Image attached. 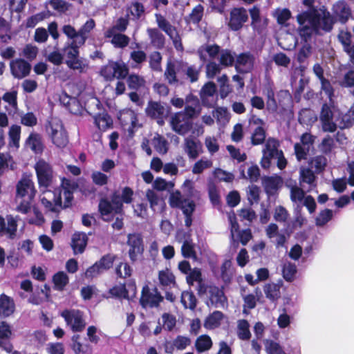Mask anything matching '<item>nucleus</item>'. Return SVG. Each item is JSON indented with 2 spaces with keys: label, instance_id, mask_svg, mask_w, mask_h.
Listing matches in <instances>:
<instances>
[{
  "label": "nucleus",
  "instance_id": "f257e3e1",
  "mask_svg": "<svg viewBox=\"0 0 354 354\" xmlns=\"http://www.w3.org/2000/svg\"><path fill=\"white\" fill-rule=\"evenodd\" d=\"M297 19L299 24V35L306 41L315 32L323 30L329 32L335 22L334 17L326 10L317 11L310 8L299 14Z\"/></svg>",
  "mask_w": 354,
  "mask_h": 354
},
{
  "label": "nucleus",
  "instance_id": "f03ea898",
  "mask_svg": "<svg viewBox=\"0 0 354 354\" xmlns=\"http://www.w3.org/2000/svg\"><path fill=\"white\" fill-rule=\"evenodd\" d=\"M133 192L131 188L125 187L122 194L115 191L110 195L109 198H102L98 204V211L104 221L110 222L113 220V214H120L123 212V203H130L132 201Z\"/></svg>",
  "mask_w": 354,
  "mask_h": 354
},
{
  "label": "nucleus",
  "instance_id": "7ed1b4c3",
  "mask_svg": "<svg viewBox=\"0 0 354 354\" xmlns=\"http://www.w3.org/2000/svg\"><path fill=\"white\" fill-rule=\"evenodd\" d=\"M339 112L333 105L324 104L319 113L322 129L325 132L333 133L337 128Z\"/></svg>",
  "mask_w": 354,
  "mask_h": 354
},
{
  "label": "nucleus",
  "instance_id": "20e7f679",
  "mask_svg": "<svg viewBox=\"0 0 354 354\" xmlns=\"http://www.w3.org/2000/svg\"><path fill=\"white\" fill-rule=\"evenodd\" d=\"M170 205L173 207H178L182 209L185 216V223L187 227H190L192 223V214L195 209V203L187 198H184L179 191L170 194Z\"/></svg>",
  "mask_w": 354,
  "mask_h": 354
},
{
  "label": "nucleus",
  "instance_id": "39448f33",
  "mask_svg": "<svg viewBox=\"0 0 354 354\" xmlns=\"http://www.w3.org/2000/svg\"><path fill=\"white\" fill-rule=\"evenodd\" d=\"M129 73V68L122 62L109 61V63L101 68L100 74L106 81H112L115 78L124 79Z\"/></svg>",
  "mask_w": 354,
  "mask_h": 354
},
{
  "label": "nucleus",
  "instance_id": "423d86ee",
  "mask_svg": "<svg viewBox=\"0 0 354 354\" xmlns=\"http://www.w3.org/2000/svg\"><path fill=\"white\" fill-rule=\"evenodd\" d=\"M35 169L40 187L48 188L53 182V171L52 167L44 160H39L35 165Z\"/></svg>",
  "mask_w": 354,
  "mask_h": 354
},
{
  "label": "nucleus",
  "instance_id": "0eeeda50",
  "mask_svg": "<svg viewBox=\"0 0 354 354\" xmlns=\"http://www.w3.org/2000/svg\"><path fill=\"white\" fill-rule=\"evenodd\" d=\"M82 45V44H80L76 39L68 42L65 45L63 50L68 58L66 61V64L70 68L73 70L82 69V62L78 59L79 48Z\"/></svg>",
  "mask_w": 354,
  "mask_h": 354
},
{
  "label": "nucleus",
  "instance_id": "6e6552de",
  "mask_svg": "<svg viewBox=\"0 0 354 354\" xmlns=\"http://www.w3.org/2000/svg\"><path fill=\"white\" fill-rule=\"evenodd\" d=\"M68 325L71 326L74 332L82 331L85 327V322L82 318V313L78 310H65L61 313Z\"/></svg>",
  "mask_w": 354,
  "mask_h": 354
},
{
  "label": "nucleus",
  "instance_id": "1a4fd4ad",
  "mask_svg": "<svg viewBox=\"0 0 354 354\" xmlns=\"http://www.w3.org/2000/svg\"><path fill=\"white\" fill-rule=\"evenodd\" d=\"M248 20V11L244 8H234L230 11L228 26L234 31L240 30Z\"/></svg>",
  "mask_w": 354,
  "mask_h": 354
},
{
  "label": "nucleus",
  "instance_id": "9d476101",
  "mask_svg": "<svg viewBox=\"0 0 354 354\" xmlns=\"http://www.w3.org/2000/svg\"><path fill=\"white\" fill-rule=\"evenodd\" d=\"M279 143L274 138H269L266 142L265 148L263 149V158L261 161V167L267 169L270 165V160L277 155L281 150L278 149Z\"/></svg>",
  "mask_w": 354,
  "mask_h": 354
},
{
  "label": "nucleus",
  "instance_id": "9b49d317",
  "mask_svg": "<svg viewBox=\"0 0 354 354\" xmlns=\"http://www.w3.org/2000/svg\"><path fill=\"white\" fill-rule=\"evenodd\" d=\"M156 21L158 27L164 31L173 41V43L177 49L182 48L180 37L176 30V28L172 26L169 21L162 16L156 15Z\"/></svg>",
  "mask_w": 354,
  "mask_h": 354
},
{
  "label": "nucleus",
  "instance_id": "f8f14e48",
  "mask_svg": "<svg viewBox=\"0 0 354 354\" xmlns=\"http://www.w3.org/2000/svg\"><path fill=\"white\" fill-rule=\"evenodd\" d=\"M170 124L174 131L183 136L187 134L192 127V122L183 112L174 114L171 118Z\"/></svg>",
  "mask_w": 354,
  "mask_h": 354
},
{
  "label": "nucleus",
  "instance_id": "ddd939ff",
  "mask_svg": "<svg viewBox=\"0 0 354 354\" xmlns=\"http://www.w3.org/2000/svg\"><path fill=\"white\" fill-rule=\"evenodd\" d=\"M176 237L179 243H183L181 247L183 256L185 258H191L196 260L197 257L194 250V244L190 239V235L184 231H178Z\"/></svg>",
  "mask_w": 354,
  "mask_h": 354
},
{
  "label": "nucleus",
  "instance_id": "4468645a",
  "mask_svg": "<svg viewBox=\"0 0 354 354\" xmlns=\"http://www.w3.org/2000/svg\"><path fill=\"white\" fill-rule=\"evenodd\" d=\"M255 57L250 53H243L236 57L235 68L239 73L250 72L254 65Z\"/></svg>",
  "mask_w": 354,
  "mask_h": 354
},
{
  "label": "nucleus",
  "instance_id": "2eb2a0df",
  "mask_svg": "<svg viewBox=\"0 0 354 354\" xmlns=\"http://www.w3.org/2000/svg\"><path fill=\"white\" fill-rule=\"evenodd\" d=\"M127 244L130 246L129 251V257L134 261L137 256L143 252L142 239L140 234L134 233L128 235Z\"/></svg>",
  "mask_w": 354,
  "mask_h": 354
},
{
  "label": "nucleus",
  "instance_id": "dca6fc26",
  "mask_svg": "<svg viewBox=\"0 0 354 354\" xmlns=\"http://www.w3.org/2000/svg\"><path fill=\"white\" fill-rule=\"evenodd\" d=\"M10 66L12 75L18 79L28 75L31 70V65L23 59L12 61Z\"/></svg>",
  "mask_w": 354,
  "mask_h": 354
},
{
  "label": "nucleus",
  "instance_id": "f3484780",
  "mask_svg": "<svg viewBox=\"0 0 354 354\" xmlns=\"http://www.w3.org/2000/svg\"><path fill=\"white\" fill-rule=\"evenodd\" d=\"M183 113L189 120L196 118L201 113V106L198 99L192 95L187 96L185 99V106Z\"/></svg>",
  "mask_w": 354,
  "mask_h": 354
},
{
  "label": "nucleus",
  "instance_id": "a211bd4d",
  "mask_svg": "<svg viewBox=\"0 0 354 354\" xmlns=\"http://www.w3.org/2000/svg\"><path fill=\"white\" fill-rule=\"evenodd\" d=\"M333 13L339 21L345 24L351 16V10L345 1H339L333 5Z\"/></svg>",
  "mask_w": 354,
  "mask_h": 354
},
{
  "label": "nucleus",
  "instance_id": "6ab92c4d",
  "mask_svg": "<svg viewBox=\"0 0 354 354\" xmlns=\"http://www.w3.org/2000/svg\"><path fill=\"white\" fill-rule=\"evenodd\" d=\"M11 335L10 325L6 322H0V347L8 353H11L13 348L12 344L9 341Z\"/></svg>",
  "mask_w": 354,
  "mask_h": 354
},
{
  "label": "nucleus",
  "instance_id": "aec40b11",
  "mask_svg": "<svg viewBox=\"0 0 354 354\" xmlns=\"http://www.w3.org/2000/svg\"><path fill=\"white\" fill-rule=\"evenodd\" d=\"M351 34L347 30H342L338 35L339 41L343 46L344 50L350 57V62L354 64V43L351 41Z\"/></svg>",
  "mask_w": 354,
  "mask_h": 354
},
{
  "label": "nucleus",
  "instance_id": "412c9836",
  "mask_svg": "<svg viewBox=\"0 0 354 354\" xmlns=\"http://www.w3.org/2000/svg\"><path fill=\"white\" fill-rule=\"evenodd\" d=\"M8 226L3 217L0 216V234H8V237L14 239L17 230V221L12 216H7Z\"/></svg>",
  "mask_w": 354,
  "mask_h": 354
},
{
  "label": "nucleus",
  "instance_id": "4be33fe9",
  "mask_svg": "<svg viewBox=\"0 0 354 354\" xmlns=\"http://www.w3.org/2000/svg\"><path fill=\"white\" fill-rule=\"evenodd\" d=\"M184 151L190 159L194 160L202 152V146L199 141L188 137L184 140Z\"/></svg>",
  "mask_w": 354,
  "mask_h": 354
},
{
  "label": "nucleus",
  "instance_id": "5701e85b",
  "mask_svg": "<svg viewBox=\"0 0 354 354\" xmlns=\"http://www.w3.org/2000/svg\"><path fill=\"white\" fill-rule=\"evenodd\" d=\"M209 292L210 302L215 308H224L227 306V300L221 289L211 286Z\"/></svg>",
  "mask_w": 354,
  "mask_h": 354
},
{
  "label": "nucleus",
  "instance_id": "b1692460",
  "mask_svg": "<svg viewBox=\"0 0 354 354\" xmlns=\"http://www.w3.org/2000/svg\"><path fill=\"white\" fill-rule=\"evenodd\" d=\"M88 238L84 232H75L71 240V248L74 254H82L87 245Z\"/></svg>",
  "mask_w": 354,
  "mask_h": 354
},
{
  "label": "nucleus",
  "instance_id": "393cba45",
  "mask_svg": "<svg viewBox=\"0 0 354 354\" xmlns=\"http://www.w3.org/2000/svg\"><path fill=\"white\" fill-rule=\"evenodd\" d=\"M221 50L220 47L216 44H204L198 49L197 53L201 60L205 61L207 56L210 59L219 56Z\"/></svg>",
  "mask_w": 354,
  "mask_h": 354
},
{
  "label": "nucleus",
  "instance_id": "a878e982",
  "mask_svg": "<svg viewBox=\"0 0 354 354\" xmlns=\"http://www.w3.org/2000/svg\"><path fill=\"white\" fill-rule=\"evenodd\" d=\"M15 306L13 299L5 294L0 295V317H7L15 311Z\"/></svg>",
  "mask_w": 354,
  "mask_h": 354
},
{
  "label": "nucleus",
  "instance_id": "bb28decb",
  "mask_svg": "<svg viewBox=\"0 0 354 354\" xmlns=\"http://www.w3.org/2000/svg\"><path fill=\"white\" fill-rule=\"evenodd\" d=\"M250 14L252 19L251 26L253 29L259 32H262L267 26V19L260 17V10L256 6L250 10Z\"/></svg>",
  "mask_w": 354,
  "mask_h": 354
},
{
  "label": "nucleus",
  "instance_id": "cd10ccee",
  "mask_svg": "<svg viewBox=\"0 0 354 354\" xmlns=\"http://www.w3.org/2000/svg\"><path fill=\"white\" fill-rule=\"evenodd\" d=\"M50 132L49 135L53 144L59 148L66 146L68 142L66 132L64 129H61L60 131L55 129L51 125L50 126Z\"/></svg>",
  "mask_w": 354,
  "mask_h": 354
},
{
  "label": "nucleus",
  "instance_id": "c85d7f7f",
  "mask_svg": "<svg viewBox=\"0 0 354 354\" xmlns=\"http://www.w3.org/2000/svg\"><path fill=\"white\" fill-rule=\"evenodd\" d=\"M29 189L31 192L29 198L31 200L34 197L35 193V190L33 187V183L30 179H22L19 181L17 185V196L23 198L28 194Z\"/></svg>",
  "mask_w": 354,
  "mask_h": 354
},
{
  "label": "nucleus",
  "instance_id": "c756f323",
  "mask_svg": "<svg viewBox=\"0 0 354 354\" xmlns=\"http://www.w3.org/2000/svg\"><path fill=\"white\" fill-rule=\"evenodd\" d=\"M26 145L35 153H41L44 150L41 136L37 133H31L26 140Z\"/></svg>",
  "mask_w": 354,
  "mask_h": 354
},
{
  "label": "nucleus",
  "instance_id": "7c9ffc66",
  "mask_svg": "<svg viewBox=\"0 0 354 354\" xmlns=\"http://www.w3.org/2000/svg\"><path fill=\"white\" fill-rule=\"evenodd\" d=\"M59 101L71 113L76 114L79 111L80 102L76 97H71L64 92L59 96Z\"/></svg>",
  "mask_w": 354,
  "mask_h": 354
},
{
  "label": "nucleus",
  "instance_id": "2f4dec72",
  "mask_svg": "<svg viewBox=\"0 0 354 354\" xmlns=\"http://www.w3.org/2000/svg\"><path fill=\"white\" fill-rule=\"evenodd\" d=\"M316 176L314 172L309 168L301 167L299 169V184L304 186V183L308 184L310 187H315Z\"/></svg>",
  "mask_w": 354,
  "mask_h": 354
},
{
  "label": "nucleus",
  "instance_id": "473e14b6",
  "mask_svg": "<svg viewBox=\"0 0 354 354\" xmlns=\"http://www.w3.org/2000/svg\"><path fill=\"white\" fill-rule=\"evenodd\" d=\"M140 304L142 308H153L155 306V294L150 292V289L147 285L142 288Z\"/></svg>",
  "mask_w": 354,
  "mask_h": 354
},
{
  "label": "nucleus",
  "instance_id": "72a5a7b5",
  "mask_svg": "<svg viewBox=\"0 0 354 354\" xmlns=\"http://www.w3.org/2000/svg\"><path fill=\"white\" fill-rule=\"evenodd\" d=\"M263 186L266 192L269 194H273L282 184V180L279 176L267 177L263 179Z\"/></svg>",
  "mask_w": 354,
  "mask_h": 354
},
{
  "label": "nucleus",
  "instance_id": "f704fd0d",
  "mask_svg": "<svg viewBox=\"0 0 354 354\" xmlns=\"http://www.w3.org/2000/svg\"><path fill=\"white\" fill-rule=\"evenodd\" d=\"M224 315L221 311H214L205 320L204 326L207 329H214L221 325Z\"/></svg>",
  "mask_w": 354,
  "mask_h": 354
},
{
  "label": "nucleus",
  "instance_id": "c9c22d12",
  "mask_svg": "<svg viewBox=\"0 0 354 354\" xmlns=\"http://www.w3.org/2000/svg\"><path fill=\"white\" fill-rule=\"evenodd\" d=\"M228 220L230 223L231 244L236 249L239 246V242L235 240L234 236L235 234H237L240 230L239 225L236 221V215L233 212L228 213Z\"/></svg>",
  "mask_w": 354,
  "mask_h": 354
},
{
  "label": "nucleus",
  "instance_id": "e433bc0d",
  "mask_svg": "<svg viewBox=\"0 0 354 354\" xmlns=\"http://www.w3.org/2000/svg\"><path fill=\"white\" fill-rule=\"evenodd\" d=\"M68 277L65 272L62 271L58 272L53 277V282L54 283L53 288L59 291H62L68 283Z\"/></svg>",
  "mask_w": 354,
  "mask_h": 354
},
{
  "label": "nucleus",
  "instance_id": "4c0bfd02",
  "mask_svg": "<svg viewBox=\"0 0 354 354\" xmlns=\"http://www.w3.org/2000/svg\"><path fill=\"white\" fill-rule=\"evenodd\" d=\"M158 279L162 286L171 288L176 284L175 277L169 269L160 271Z\"/></svg>",
  "mask_w": 354,
  "mask_h": 354
},
{
  "label": "nucleus",
  "instance_id": "58836bf2",
  "mask_svg": "<svg viewBox=\"0 0 354 354\" xmlns=\"http://www.w3.org/2000/svg\"><path fill=\"white\" fill-rule=\"evenodd\" d=\"M237 335L242 340H248L251 337L250 324L245 319H240L237 322Z\"/></svg>",
  "mask_w": 354,
  "mask_h": 354
},
{
  "label": "nucleus",
  "instance_id": "ea45409f",
  "mask_svg": "<svg viewBox=\"0 0 354 354\" xmlns=\"http://www.w3.org/2000/svg\"><path fill=\"white\" fill-rule=\"evenodd\" d=\"M95 27V21L92 19L88 20L78 30L79 38H77V42L80 44H84L86 39L87 34L90 32Z\"/></svg>",
  "mask_w": 354,
  "mask_h": 354
},
{
  "label": "nucleus",
  "instance_id": "a19ab883",
  "mask_svg": "<svg viewBox=\"0 0 354 354\" xmlns=\"http://www.w3.org/2000/svg\"><path fill=\"white\" fill-rule=\"evenodd\" d=\"M309 165L315 169L316 173L319 174L322 172L326 167L327 159L322 155L316 156L310 160Z\"/></svg>",
  "mask_w": 354,
  "mask_h": 354
},
{
  "label": "nucleus",
  "instance_id": "79ce46f5",
  "mask_svg": "<svg viewBox=\"0 0 354 354\" xmlns=\"http://www.w3.org/2000/svg\"><path fill=\"white\" fill-rule=\"evenodd\" d=\"M180 72L186 75L192 82H194L198 79L200 69L196 66L183 64L180 68Z\"/></svg>",
  "mask_w": 354,
  "mask_h": 354
},
{
  "label": "nucleus",
  "instance_id": "37998d69",
  "mask_svg": "<svg viewBox=\"0 0 354 354\" xmlns=\"http://www.w3.org/2000/svg\"><path fill=\"white\" fill-rule=\"evenodd\" d=\"M212 342L211 338L206 335L199 336L195 342V346L198 352L202 353L211 348Z\"/></svg>",
  "mask_w": 354,
  "mask_h": 354
},
{
  "label": "nucleus",
  "instance_id": "c03bdc74",
  "mask_svg": "<svg viewBox=\"0 0 354 354\" xmlns=\"http://www.w3.org/2000/svg\"><path fill=\"white\" fill-rule=\"evenodd\" d=\"M236 59L232 52L227 49H223L219 55V64L224 67H228L235 64Z\"/></svg>",
  "mask_w": 354,
  "mask_h": 354
},
{
  "label": "nucleus",
  "instance_id": "a18cd8bd",
  "mask_svg": "<svg viewBox=\"0 0 354 354\" xmlns=\"http://www.w3.org/2000/svg\"><path fill=\"white\" fill-rule=\"evenodd\" d=\"M263 290L266 297L271 301H274L280 297V287L275 283L266 284Z\"/></svg>",
  "mask_w": 354,
  "mask_h": 354
},
{
  "label": "nucleus",
  "instance_id": "49530a36",
  "mask_svg": "<svg viewBox=\"0 0 354 354\" xmlns=\"http://www.w3.org/2000/svg\"><path fill=\"white\" fill-rule=\"evenodd\" d=\"M181 303L185 308L193 310L196 306V299L193 292L184 291L181 295Z\"/></svg>",
  "mask_w": 354,
  "mask_h": 354
},
{
  "label": "nucleus",
  "instance_id": "de8ad7c7",
  "mask_svg": "<svg viewBox=\"0 0 354 354\" xmlns=\"http://www.w3.org/2000/svg\"><path fill=\"white\" fill-rule=\"evenodd\" d=\"M109 293L112 297L118 299H129V295H128V290L126 285L121 284L120 286H115L109 290Z\"/></svg>",
  "mask_w": 354,
  "mask_h": 354
},
{
  "label": "nucleus",
  "instance_id": "09e8293b",
  "mask_svg": "<svg viewBox=\"0 0 354 354\" xmlns=\"http://www.w3.org/2000/svg\"><path fill=\"white\" fill-rule=\"evenodd\" d=\"M94 120L100 129H106L112 124V119L108 113H98L95 115Z\"/></svg>",
  "mask_w": 354,
  "mask_h": 354
},
{
  "label": "nucleus",
  "instance_id": "8fccbe9b",
  "mask_svg": "<svg viewBox=\"0 0 354 354\" xmlns=\"http://www.w3.org/2000/svg\"><path fill=\"white\" fill-rule=\"evenodd\" d=\"M145 80L136 74H131L127 80V83L129 88L138 90L145 84Z\"/></svg>",
  "mask_w": 354,
  "mask_h": 354
},
{
  "label": "nucleus",
  "instance_id": "3c124183",
  "mask_svg": "<svg viewBox=\"0 0 354 354\" xmlns=\"http://www.w3.org/2000/svg\"><path fill=\"white\" fill-rule=\"evenodd\" d=\"M212 162L207 158H202L197 161L192 167L194 174H201L205 169L212 167Z\"/></svg>",
  "mask_w": 354,
  "mask_h": 354
},
{
  "label": "nucleus",
  "instance_id": "603ef678",
  "mask_svg": "<svg viewBox=\"0 0 354 354\" xmlns=\"http://www.w3.org/2000/svg\"><path fill=\"white\" fill-rule=\"evenodd\" d=\"M314 113L309 109L301 110L299 115V121L301 124H311L316 120Z\"/></svg>",
  "mask_w": 354,
  "mask_h": 354
},
{
  "label": "nucleus",
  "instance_id": "864d4df0",
  "mask_svg": "<svg viewBox=\"0 0 354 354\" xmlns=\"http://www.w3.org/2000/svg\"><path fill=\"white\" fill-rule=\"evenodd\" d=\"M203 7L201 5L196 6L189 14L187 21L189 23L197 24L198 23L203 15Z\"/></svg>",
  "mask_w": 354,
  "mask_h": 354
},
{
  "label": "nucleus",
  "instance_id": "5fc2aeb1",
  "mask_svg": "<svg viewBox=\"0 0 354 354\" xmlns=\"http://www.w3.org/2000/svg\"><path fill=\"white\" fill-rule=\"evenodd\" d=\"M20 133V126L13 124L10 127L9 130V138L10 140V142H12L13 146H15V147H19Z\"/></svg>",
  "mask_w": 354,
  "mask_h": 354
},
{
  "label": "nucleus",
  "instance_id": "6e6d98bb",
  "mask_svg": "<svg viewBox=\"0 0 354 354\" xmlns=\"http://www.w3.org/2000/svg\"><path fill=\"white\" fill-rule=\"evenodd\" d=\"M266 139V131L264 129L258 126L252 135V143L254 145L262 144Z\"/></svg>",
  "mask_w": 354,
  "mask_h": 354
},
{
  "label": "nucleus",
  "instance_id": "4d7b16f0",
  "mask_svg": "<svg viewBox=\"0 0 354 354\" xmlns=\"http://www.w3.org/2000/svg\"><path fill=\"white\" fill-rule=\"evenodd\" d=\"M297 272V268L295 264L291 263H286L283 267V276L288 281H291L294 279L295 275Z\"/></svg>",
  "mask_w": 354,
  "mask_h": 354
},
{
  "label": "nucleus",
  "instance_id": "13d9d810",
  "mask_svg": "<svg viewBox=\"0 0 354 354\" xmlns=\"http://www.w3.org/2000/svg\"><path fill=\"white\" fill-rule=\"evenodd\" d=\"M202 279L201 271L197 268L192 269L186 277L187 282L189 286H194V283H201Z\"/></svg>",
  "mask_w": 354,
  "mask_h": 354
},
{
  "label": "nucleus",
  "instance_id": "bf43d9fd",
  "mask_svg": "<svg viewBox=\"0 0 354 354\" xmlns=\"http://www.w3.org/2000/svg\"><path fill=\"white\" fill-rule=\"evenodd\" d=\"M222 66L215 62H209L206 65V75L208 78L212 79L221 71Z\"/></svg>",
  "mask_w": 354,
  "mask_h": 354
},
{
  "label": "nucleus",
  "instance_id": "052dcab7",
  "mask_svg": "<svg viewBox=\"0 0 354 354\" xmlns=\"http://www.w3.org/2000/svg\"><path fill=\"white\" fill-rule=\"evenodd\" d=\"M289 217L288 212L283 206H277L274 209V218L279 223H285Z\"/></svg>",
  "mask_w": 354,
  "mask_h": 354
},
{
  "label": "nucleus",
  "instance_id": "680f3d73",
  "mask_svg": "<svg viewBox=\"0 0 354 354\" xmlns=\"http://www.w3.org/2000/svg\"><path fill=\"white\" fill-rule=\"evenodd\" d=\"M354 123V116L350 113H345L339 117L337 127L345 129L351 127Z\"/></svg>",
  "mask_w": 354,
  "mask_h": 354
},
{
  "label": "nucleus",
  "instance_id": "e2e57ef3",
  "mask_svg": "<svg viewBox=\"0 0 354 354\" xmlns=\"http://www.w3.org/2000/svg\"><path fill=\"white\" fill-rule=\"evenodd\" d=\"M304 190L297 185L290 187V199L294 203H301L304 199Z\"/></svg>",
  "mask_w": 354,
  "mask_h": 354
},
{
  "label": "nucleus",
  "instance_id": "0e129e2a",
  "mask_svg": "<svg viewBox=\"0 0 354 354\" xmlns=\"http://www.w3.org/2000/svg\"><path fill=\"white\" fill-rule=\"evenodd\" d=\"M279 24H284L291 16L290 11L287 8L277 9L274 14Z\"/></svg>",
  "mask_w": 354,
  "mask_h": 354
},
{
  "label": "nucleus",
  "instance_id": "69168bd1",
  "mask_svg": "<svg viewBox=\"0 0 354 354\" xmlns=\"http://www.w3.org/2000/svg\"><path fill=\"white\" fill-rule=\"evenodd\" d=\"M191 339L188 337L178 335L173 341V346L178 350H184L190 345Z\"/></svg>",
  "mask_w": 354,
  "mask_h": 354
},
{
  "label": "nucleus",
  "instance_id": "338daca9",
  "mask_svg": "<svg viewBox=\"0 0 354 354\" xmlns=\"http://www.w3.org/2000/svg\"><path fill=\"white\" fill-rule=\"evenodd\" d=\"M294 149L297 160L300 161L306 159L310 148L298 142L295 145Z\"/></svg>",
  "mask_w": 354,
  "mask_h": 354
},
{
  "label": "nucleus",
  "instance_id": "774afa93",
  "mask_svg": "<svg viewBox=\"0 0 354 354\" xmlns=\"http://www.w3.org/2000/svg\"><path fill=\"white\" fill-rule=\"evenodd\" d=\"M205 145L211 154L215 153L219 149L217 139L214 136H207L205 139Z\"/></svg>",
  "mask_w": 354,
  "mask_h": 354
}]
</instances>
